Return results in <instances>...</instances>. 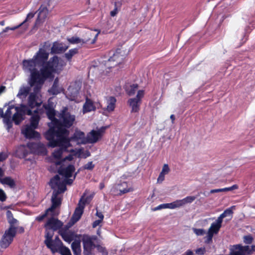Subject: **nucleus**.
<instances>
[{
  "label": "nucleus",
  "instance_id": "1a4fd4ad",
  "mask_svg": "<svg viewBox=\"0 0 255 255\" xmlns=\"http://www.w3.org/2000/svg\"><path fill=\"white\" fill-rule=\"evenodd\" d=\"M90 200V198L87 197L84 199V196H82L80 199L77 207L75 209L74 213L69 222L70 226L73 225L81 218V217L83 213V210L85 207V202H88Z\"/></svg>",
  "mask_w": 255,
  "mask_h": 255
},
{
  "label": "nucleus",
  "instance_id": "7ed1b4c3",
  "mask_svg": "<svg viewBox=\"0 0 255 255\" xmlns=\"http://www.w3.org/2000/svg\"><path fill=\"white\" fill-rule=\"evenodd\" d=\"M32 115V111L25 105H21L20 107L9 106L3 116V123L7 126L8 130L12 127V122L18 125L23 119L25 115Z\"/></svg>",
  "mask_w": 255,
  "mask_h": 255
},
{
  "label": "nucleus",
  "instance_id": "4c0bfd02",
  "mask_svg": "<svg viewBox=\"0 0 255 255\" xmlns=\"http://www.w3.org/2000/svg\"><path fill=\"white\" fill-rule=\"evenodd\" d=\"M77 53L78 49L77 48L72 49L65 54V57L68 61H70L72 57Z\"/></svg>",
  "mask_w": 255,
  "mask_h": 255
},
{
  "label": "nucleus",
  "instance_id": "864d4df0",
  "mask_svg": "<svg viewBox=\"0 0 255 255\" xmlns=\"http://www.w3.org/2000/svg\"><path fill=\"white\" fill-rule=\"evenodd\" d=\"M103 220L99 219L97 220H96L93 223V227L96 228L97 226L100 225V224L102 222Z\"/></svg>",
  "mask_w": 255,
  "mask_h": 255
},
{
  "label": "nucleus",
  "instance_id": "f3484780",
  "mask_svg": "<svg viewBox=\"0 0 255 255\" xmlns=\"http://www.w3.org/2000/svg\"><path fill=\"white\" fill-rule=\"evenodd\" d=\"M75 121V117L71 114L67 110H64L62 114L61 121L63 126L69 128L72 126Z\"/></svg>",
  "mask_w": 255,
  "mask_h": 255
},
{
  "label": "nucleus",
  "instance_id": "6e6552de",
  "mask_svg": "<svg viewBox=\"0 0 255 255\" xmlns=\"http://www.w3.org/2000/svg\"><path fill=\"white\" fill-rule=\"evenodd\" d=\"M16 228L10 226L5 231L0 242V245L2 248L5 249L12 243L13 238L16 235Z\"/></svg>",
  "mask_w": 255,
  "mask_h": 255
},
{
  "label": "nucleus",
  "instance_id": "603ef678",
  "mask_svg": "<svg viewBox=\"0 0 255 255\" xmlns=\"http://www.w3.org/2000/svg\"><path fill=\"white\" fill-rule=\"evenodd\" d=\"M164 175L159 174V176L157 178V183H161L162 182V181L164 180Z\"/></svg>",
  "mask_w": 255,
  "mask_h": 255
},
{
  "label": "nucleus",
  "instance_id": "20e7f679",
  "mask_svg": "<svg viewBox=\"0 0 255 255\" xmlns=\"http://www.w3.org/2000/svg\"><path fill=\"white\" fill-rule=\"evenodd\" d=\"M23 69L26 72L30 73L31 79L30 86L32 87L35 84H43V73L41 69L38 68L41 66L33 58L29 60H24L22 62Z\"/></svg>",
  "mask_w": 255,
  "mask_h": 255
},
{
  "label": "nucleus",
  "instance_id": "338daca9",
  "mask_svg": "<svg viewBox=\"0 0 255 255\" xmlns=\"http://www.w3.org/2000/svg\"><path fill=\"white\" fill-rule=\"evenodd\" d=\"M105 185L103 183H101L100 184V189H102L104 187Z\"/></svg>",
  "mask_w": 255,
  "mask_h": 255
},
{
  "label": "nucleus",
  "instance_id": "cd10ccee",
  "mask_svg": "<svg viewBox=\"0 0 255 255\" xmlns=\"http://www.w3.org/2000/svg\"><path fill=\"white\" fill-rule=\"evenodd\" d=\"M59 234L62 237V239L68 243H70L73 239V234L69 231L60 230L59 232Z\"/></svg>",
  "mask_w": 255,
  "mask_h": 255
},
{
  "label": "nucleus",
  "instance_id": "412c9836",
  "mask_svg": "<svg viewBox=\"0 0 255 255\" xmlns=\"http://www.w3.org/2000/svg\"><path fill=\"white\" fill-rule=\"evenodd\" d=\"M63 226V223L57 219L51 218L47 221L45 227L54 231L57 230Z\"/></svg>",
  "mask_w": 255,
  "mask_h": 255
},
{
  "label": "nucleus",
  "instance_id": "a211bd4d",
  "mask_svg": "<svg viewBox=\"0 0 255 255\" xmlns=\"http://www.w3.org/2000/svg\"><path fill=\"white\" fill-rule=\"evenodd\" d=\"M96 30L88 29L85 31L84 34L82 36L83 39H86V44L90 43L91 44H94L95 43L97 38L100 33L98 32L96 33Z\"/></svg>",
  "mask_w": 255,
  "mask_h": 255
},
{
  "label": "nucleus",
  "instance_id": "58836bf2",
  "mask_svg": "<svg viewBox=\"0 0 255 255\" xmlns=\"http://www.w3.org/2000/svg\"><path fill=\"white\" fill-rule=\"evenodd\" d=\"M53 236V232L51 230L48 231L47 230L46 233L45 235L46 239L44 241V243L46 246L49 244L50 242H51L52 238Z\"/></svg>",
  "mask_w": 255,
  "mask_h": 255
},
{
  "label": "nucleus",
  "instance_id": "4d7b16f0",
  "mask_svg": "<svg viewBox=\"0 0 255 255\" xmlns=\"http://www.w3.org/2000/svg\"><path fill=\"white\" fill-rule=\"evenodd\" d=\"M96 215L99 218V219L103 220L104 216L102 213L97 211L96 213Z\"/></svg>",
  "mask_w": 255,
  "mask_h": 255
},
{
  "label": "nucleus",
  "instance_id": "37998d69",
  "mask_svg": "<svg viewBox=\"0 0 255 255\" xmlns=\"http://www.w3.org/2000/svg\"><path fill=\"white\" fill-rule=\"evenodd\" d=\"M194 233L197 236H202L206 233L205 231L203 229H193Z\"/></svg>",
  "mask_w": 255,
  "mask_h": 255
},
{
  "label": "nucleus",
  "instance_id": "2f4dec72",
  "mask_svg": "<svg viewBox=\"0 0 255 255\" xmlns=\"http://www.w3.org/2000/svg\"><path fill=\"white\" fill-rule=\"evenodd\" d=\"M6 215L8 222L10 225V226L15 227V225L17 223L18 221L13 218L11 212L9 210L7 211Z\"/></svg>",
  "mask_w": 255,
  "mask_h": 255
},
{
  "label": "nucleus",
  "instance_id": "f257e3e1",
  "mask_svg": "<svg viewBox=\"0 0 255 255\" xmlns=\"http://www.w3.org/2000/svg\"><path fill=\"white\" fill-rule=\"evenodd\" d=\"M69 131L62 126L53 129L48 130L45 133V138L49 141V145L51 147L58 146L52 153L53 157L58 161H55L56 165L62 164L66 160L71 161L73 159V155H69L60 160L62 154L65 151L74 152L73 149H69L72 146L70 141H75L77 144H86L87 143V137L85 136V133L79 130L75 131L71 137H69Z\"/></svg>",
  "mask_w": 255,
  "mask_h": 255
},
{
  "label": "nucleus",
  "instance_id": "6e6d98bb",
  "mask_svg": "<svg viewBox=\"0 0 255 255\" xmlns=\"http://www.w3.org/2000/svg\"><path fill=\"white\" fill-rule=\"evenodd\" d=\"M223 188L222 189H213L210 191L211 193H214L220 192H223Z\"/></svg>",
  "mask_w": 255,
  "mask_h": 255
},
{
  "label": "nucleus",
  "instance_id": "052dcab7",
  "mask_svg": "<svg viewBox=\"0 0 255 255\" xmlns=\"http://www.w3.org/2000/svg\"><path fill=\"white\" fill-rule=\"evenodd\" d=\"M23 24L21 23L20 24H19V25H18L17 26H14V27H10V30H14L18 28L20 26H21Z\"/></svg>",
  "mask_w": 255,
  "mask_h": 255
},
{
  "label": "nucleus",
  "instance_id": "c85d7f7f",
  "mask_svg": "<svg viewBox=\"0 0 255 255\" xmlns=\"http://www.w3.org/2000/svg\"><path fill=\"white\" fill-rule=\"evenodd\" d=\"M71 248L75 255H80L81 253L80 241H74L71 244Z\"/></svg>",
  "mask_w": 255,
  "mask_h": 255
},
{
  "label": "nucleus",
  "instance_id": "9d476101",
  "mask_svg": "<svg viewBox=\"0 0 255 255\" xmlns=\"http://www.w3.org/2000/svg\"><path fill=\"white\" fill-rule=\"evenodd\" d=\"M42 84H35L33 88V92H31L28 97V106L31 109L40 105L41 102L38 99V93Z\"/></svg>",
  "mask_w": 255,
  "mask_h": 255
},
{
  "label": "nucleus",
  "instance_id": "6ab92c4d",
  "mask_svg": "<svg viewBox=\"0 0 255 255\" xmlns=\"http://www.w3.org/2000/svg\"><path fill=\"white\" fill-rule=\"evenodd\" d=\"M49 53L43 48H40L36 53L33 58L42 66L44 63L47 60Z\"/></svg>",
  "mask_w": 255,
  "mask_h": 255
},
{
  "label": "nucleus",
  "instance_id": "f704fd0d",
  "mask_svg": "<svg viewBox=\"0 0 255 255\" xmlns=\"http://www.w3.org/2000/svg\"><path fill=\"white\" fill-rule=\"evenodd\" d=\"M0 181L2 184L7 185L10 187H12L15 185L14 180L9 177H6L2 178L0 179Z\"/></svg>",
  "mask_w": 255,
  "mask_h": 255
},
{
  "label": "nucleus",
  "instance_id": "dca6fc26",
  "mask_svg": "<svg viewBox=\"0 0 255 255\" xmlns=\"http://www.w3.org/2000/svg\"><path fill=\"white\" fill-rule=\"evenodd\" d=\"M196 199L194 196H188L183 199L176 200L171 203H167V208L174 209L183 206L186 204L192 203Z\"/></svg>",
  "mask_w": 255,
  "mask_h": 255
},
{
  "label": "nucleus",
  "instance_id": "8fccbe9b",
  "mask_svg": "<svg viewBox=\"0 0 255 255\" xmlns=\"http://www.w3.org/2000/svg\"><path fill=\"white\" fill-rule=\"evenodd\" d=\"M167 203L161 204V205L158 206L157 207H156V208H155L154 209H153V210L156 211V210H160V209H161L163 208H167Z\"/></svg>",
  "mask_w": 255,
  "mask_h": 255
},
{
  "label": "nucleus",
  "instance_id": "39448f33",
  "mask_svg": "<svg viewBox=\"0 0 255 255\" xmlns=\"http://www.w3.org/2000/svg\"><path fill=\"white\" fill-rule=\"evenodd\" d=\"M63 61L57 56L50 58L46 64L41 68L43 73V83L48 78H53L54 73H59L64 66Z\"/></svg>",
  "mask_w": 255,
  "mask_h": 255
},
{
  "label": "nucleus",
  "instance_id": "bf43d9fd",
  "mask_svg": "<svg viewBox=\"0 0 255 255\" xmlns=\"http://www.w3.org/2000/svg\"><path fill=\"white\" fill-rule=\"evenodd\" d=\"M8 30H10V27H6L0 33V35H2L3 33L7 32Z\"/></svg>",
  "mask_w": 255,
  "mask_h": 255
},
{
  "label": "nucleus",
  "instance_id": "13d9d810",
  "mask_svg": "<svg viewBox=\"0 0 255 255\" xmlns=\"http://www.w3.org/2000/svg\"><path fill=\"white\" fill-rule=\"evenodd\" d=\"M117 13V9L115 8L114 10L111 11L110 14L112 16H115Z\"/></svg>",
  "mask_w": 255,
  "mask_h": 255
},
{
  "label": "nucleus",
  "instance_id": "0e129e2a",
  "mask_svg": "<svg viewBox=\"0 0 255 255\" xmlns=\"http://www.w3.org/2000/svg\"><path fill=\"white\" fill-rule=\"evenodd\" d=\"M4 114L2 109L0 108V117L3 119Z\"/></svg>",
  "mask_w": 255,
  "mask_h": 255
},
{
  "label": "nucleus",
  "instance_id": "c03bdc74",
  "mask_svg": "<svg viewBox=\"0 0 255 255\" xmlns=\"http://www.w3.org/2000/svg\"><path fill=\"white\" fill-rule=\"evenodd\" d=\"M35 12H30L26 16V19L21 23L23 25L29 21V20L32 19L35 15Z\"/></svg>",
  "mask_w": 255,
  "mask_h": 255
},
{
  "label": "nucleus",
  "instance_id": "49530a36",
  "mask_svg": "<svg viewBox=\"0 0 255 255\" xmlns=\"http://www.w3.org/2000/svg\"><path fill=\"white\" fill-rule=\"evenodd\" d=\"M238 188V186L236 184H235L231 187L223 188L222 190H223V192H227V191H232V190H234L235 189H237Z\"/></svg>",
  "mask_w": 255,
  "mask_h": 255
},
{
  "label": "nucleus",
  "instance_id": "a878e982",
  "mask_svg": "<svg viewBox=\"0 0 255 255\" xmlns=\"http://www.w3.org/2000/svg\"><path fill=\"white\" fill-rule=\"evenodd\" d=\"M107 106L105 108V110L108 112H113L115 108V105L116 103V99L114 97H109L107 98Z\"/></svg>",
  "mask_w": 255,
  "mask_h": 255
},
{
  "label": "nucleus",
  "instance_id": "f8f14e48",
  "mask_svg": "<svg viewBox=\"0 0 255 255\" xmlns=\"http://www.w3.org/2000/svg\"><path fill=\"white\" fill-rule=\"evenodd\" d=\"M107 127H102L98 130H92L87 135V143H94L101 139Z\"/></svg>",
  "mask_w": 255,
  "mask_h": 255
},
{
  "label": "nucleus",
  "instance_id": "680f3d73",
  "mask_svg": "<svg viewBox=\"0 0 255 255\" xmlns=\"http://www.w3.org/2000/svg\"><path fill=\"white\" fill-rule=\"evenodd\" d=\"M5 90V87L1 86L0 87V94L3 93Z\"/></svg>",
  "mask_w": 255,
  "mask_h": 255
},
{
  "label": "nucleus",
  "instance_id": "7c9ffc66",
  "mask_svg": "<svg viewBox=\"0 0 255 255\" xmlns=\"http://www.w3.org/2000/svg\"><path fill=\"white\" fill-rule=\"evenodd\" d=\"M95 110V108L93 105L92 102L90 100H87L83 106V112H89L92 111H94Z\"/></svg>",
  "mask_w": 255,
  "mask_h": 255
},
{
  "label": "nucleus",
  "instance_id": "aec40b11",
  "mask_svg": "<svg viewBox=\"0 0 255 255\" xmlns=\"http://www.w3.org/2000/svg\"><path fill=\"white\" fill-rule=\"evenodd\" d=\"M38 15L35 23L34 26H38L40 23H42L47 17L48 10L47 7L41 6L38 9Z\"/></svg>",
  "mask_w": 255,
  "mask_h": 255
},
{
  "label": "nucleus",
  "instance_id": "e2e57ef3",
  "mask_svg": "<svg viewBox=\"0 0 255 255\" xmlns=\"http://www.w3.org/2000/svg\"><path fill=\"white\" fill-rule=\"evenodd\" d=\"M193 255V252L190 250H188L186 252V253L184 255Z\"/></svg>",
  "mask_w": 255,
  "mask_h": 255
},
{
  "label": "nucleus",
  "instance_id": "a19ab883",
  "mask_svg": "<svg viewBox=\"0 0 255 255\" xmlns=\"http://www.w3.org/2000/svg\"><path fill=\"white\" fill-rule=\"evenodd\" d=\"M254 239L251 235L245 236L243 237V241L246 244H251L253 243Z\"/></svg>",
  "mask_w": 255,
  "mask_h": 255
},
{
  "label": "nucleus",
  "instance_id": "9b49d317",
  "mask_svg": "<svg viewBox=\"0 0 255 255\" xmlns=\"http://www.w3.org/2000/svg\"><path fill=\"white\" fill-rule=\"evenodd\" d=\"M222 223L221 221L217 218L215 222L211 224L207 233L206 240L205 241L206 243L210 244L212 242L213 236L218 233L222 227Z\"/></svg>",
  "mask_w": 255,
  "mask_h": 255
},
{
  "label": "nucleus",
  "instance_id": "4be33fe9",
  "mask_svg": "<svg viewBox=\"0 0 255 255\" xmlns=\"http://www.w3.org/2000/svg\"><path fill=\"white\" fill-rule=\"evenodd\" d=\"M63 246L62 242L58 237H56L53 241L51 240V242L47 246L53 254L58 252V251Z\"/></svg>",
  "mask_w": 255,
  "mask_h": 255
},
{
  "label": "nucleus",
  "instance_id": "4468645a",
  "mask_svg": "<svg viewBox=\"0 0 255 255\" xmlns=\"http://www.w3.org/2000/svg\"><path fill=\"white\" fill-rule=\"evenodd\" d=\"M96 239L95 236H90L83 235L82 237V241L83 244L84 251L91 253L92 250L95 248V245L94 241Z\"/></svg>",
  "mask_w": 255,
  "mask_h": 255
},
{
  "label": "nucleus",
  "instance_id": "0eeeda50",
  "mask_svg": "<svg viewBox=\"0 0 255 255\" xmlns=\"http://www.w3.org/2000/svg\"><path fill=\"white\" fill-rule=\"evenodd\" d=\"M39 121V117L38 115H33L30 119V125H27L22 128V133L27 138H38L40 136L38 132L35 131L37 127Z\"/></svg>",
  "mask_w": 255,
  "mask_h": 255
},
{
  "label": "nucleus",
  "instance_id": "3c124183",
  "mask_svg": "<svg viewBox=\"0 0 255 255\" xmlns=\"http://www.w3.org/2000/svg\"><path fill=\"white\" fill-rule=\"evenodd\" d=\"M7 157V155L4 153L1 152L0 153V161H3Z\"/></svg>",
  "mask_w": 255,
  "mask_h": 255
},
{
  "label": "nucleus",
  "instance_id": "c9c22d12",
  "mask_svg": "<svg viewBox=\"0 0 255 255\" xmlns=\"http://www.w3.org/2000/svg\"><path fill=\"white\" fill-rule=\"evenodd\" d=\"M234 207L235 206H232L231 208H229L225 210L224 212L220 215L218 219H219L220 221H221L223 222V220L224 218L228 216H231L233 214V212L232 210V208Z\"/></svg>",
  "mask_w": 255,
  "mask_h": 255
},
{
  "label": "nucleus",
  "instance_id": "bb28decb",
  "mask_svg": "<svg viewBox=\"0 0 255 255\" xmlns=\"http://www.w3.org/2000/svg\"><path fill=\"white\" fill-rule=\"evenodd\" d=\"M67 40L68 42L72 44H79L82 46L86 44V39H83V38H80L77 36H73L70 38H68Z\"/></svg>",
  "mask_w": 255,
  "mask_h": 255
},
{
  "label": "nucleus",
  "instance_id": "09e8293b",
  "mask_svg": "<svg viewBox=\"0 0 255 255\" xmlns=\"http://www.w3.org/2000/svg\"><path fill=\"white\" fill-rule=\"evenodd\" d=\"M206 250L205 248H200L199 249H197L195 252L197 254L199 255H203L205 253Z\"/></svg>",
  "mask_w": 255,
  "mask_h": 255
},
{
  "label": "nucleus",
  "instance_id": "ea45409f",
  "mask_svg": "<svg viewBox=\"0 0 255 255\" xmlns=\"http://www.w3.org/2000/svg\"><path fill=\"white\" fill-rule=\"evenodd\" d=\"M57 253H59L61 255H72L70 250L65 246L62 247Z\"/></svg>",
  "mask_w": 255,
  "mask_h": 255
},
{
  "label": "nucleus",
  "instance_id": "69168bd1",
  "mask_svg": "<svg viewBox=\"0 0 255 255\" xmlns=\"http://www.w3.org/2000/svg\"><path fill=\"white\" fill-rule=\"evenodd\" d=\"M170 118L171 120H172V123H173L174 121L175 120V117H174V116L173 115H171L170 116Z\"/></svg>",
  "mask_w": 255,
  "mask_h": 255
},
{
  "label": "nucleus",
  "instance_id": "ddd939ff",
  "mask_svg": "<svg viewBox=\"0 0 255 255\" xmlns=\"http://www.w3.org/2000/svg\"><path fill=\"white\" fill-rule=\"evenodd\" d=\"M144 91L143 90H139L135 98L129 99L128 101L130 107H131V111L137 112L139 109V106L141 104V99L143 97Z\"/></svg>",
  "mask_w": 255,
  "mask_h": 255
},
{
  "label": "nucleus",
  "instance_id": "e433bc0d",
  "mask_svg": "<svg viewBox=\"0 0 255 255\" xmlns=\"http://www.w3.org/2000/svg\"><path fill=\"white\" fill-rule=\"evenodd\" d=\"M50 92L54 95H56L59 93V90H58V79L56 78L53 84L52 88L50 89Z\"/></svg>",
  "mask_w": 255,
  "mask_h": 255
},
{
  "label": "nucleus",
  "instance_id": "b1692460",
  "mask_svg": "<svg viewBox=\"0 0 255 255\" xmlns=\"http://www.w3.org/2000/svg\"><path fill=\"white\" fill-rule=\"evenodd\" d=\"M68 46L57 42H54L51 49V52L52 53H61L65 51L68 48Z\"/></svg>",
  "mask_w": 255,
  "mask_h": 255
},
{
  "label": "nucleus",
  "instance_id": "5fc2aeb1",
  "mask_svg": "<svg viewBox=\"0 0 255 255\" xmlns=\"http://www.w3.org/2000/svg\"><path fill=\"white\" fill-rule=\"evenodd\" d=\"M25 146H22V147H21L19 149V151H23V156L24 157H25L27 154H28V152L27 151H25Z\"/></svg>",
  "mask_w": 255,
  "mask_h": 255
},
{
  "label": "nucleus",
  "instance_id": "f03ea898",
  "mask_svg": "<svg viewBox=\"0 0 255 255\" xmlns=\"http://www.w3.org/2000/svg\"><path fill=\"white\" fill-rule=\"evenodd\" d=\"M74 171L75 167L73 165H69L66 168L61 167L58 170V173L62 176V177L56 175L51 179L49 185L53 190L51 199L52 205L47 209L44 214L37 217V220L42 221L46 217L48 212H53L56 208L61 205L62 199L61 194L66 190V184L72 183L77 173H75L73 179L68 178L72 176Z\"/></svg>",
  "mask_w": 255,
  "mask_h": 255
},
{
  "label": "nucleus",
  "instance_id": "423d86ee",
  "mask_svg": "<svg viewBox=\"0 0 255 255\" xmlns=\"http://www.w3.org/2000/svg\"><path fill=\"white\" fill-rule=\"evenodd\" d=\"M129 50L128 49L126 45L118 48L113 56L110 57L105 64V66L110 69L122 63L126 56L128 54Z\"/></svg>",
  "mask_w": 255,
  "mask_h": 255
},
{
  "label": "nucleus",
  "instance_id": "c756f323",
  "mask_svg": "<svg viewBox=\"0 0 255 255\" xmlns=\"http://www.w3.org/2000/svg\"><path fill=\"white\" fill-rule=\"evenodd\" d=\"M127 186L126 182H123L121 184H118L115 185L113 187L112 190L113 192H116V191L119 190L120 192V195L122 194H125V193H128L130 191L129 189H127V188L123 189L122 188V186Z\"/></svg>",
  "mask_w": 255,
  "mask_h": 255
},
{
  "label": "nucleus",
  "instance_id": "2eb2a0df",
  "mask_svg": "<svg viewBox=\"0 0 255 255\" xmlns=\"http://www.w3.org/2000/svg\"><path fill=\"white\" fill-rule=\"evenodd\" d=\"M30 152L37 154H44L46 153V148L44 145L40 142H29L27 145Z\"/></svg>",
  "mask_w": 255,
  "mask_h": 255
},
{
  "label": "nucleus",
  "instance_id": "79ce46f5",
  "mask_svg": "<svg viewBox=\"0 0 255 255\" xmlns=\"http://www.w3.org/2000/svg\"><path fill=\"white\" fill-rule=\"evenodd\" d=\"M170 168L168 165L167 164H164L163 165L162 170L160 173L165 176V175L168 174Z\"/></svg>",
  "mask_w": 255,
  "mask_h": 255
},
{
  "label": "nucleus",
  "instance_id": "473e14b6",
  "mask_svg": "<svg viewBox=\"0 0 255 255\" xmlns=\"http://www.w3.org/2000/svg\"><path fill=\"white\" fill-rule=\"evenodd\" d=\"M138 87V86L136 84L127 86L126 88L127 93L130 96L133 95L137 90Z\"/></svg>",
  "mask_w": 255,
  "mask_h": 255
},
{
  "label": "nucleus",
  "instance_id": "72a5a7b5",
  "mask_svg": "<svg viewBox=\"0 0 255 255\" xmlns=\"http://www.w3.org/2000/svg\"><path fill=\"white\" fill-rule=\"evenodd\" d=\"M29 91L30 89L29 87H22L19 89L17 96L20 99L25 98Z\"/></svg>",
  "mask_w": 255,
  "mask_h": 255
},
{
  "label": "nucleus",
  "instance_id": "a18cd8bd",
  "mask_svg": "<svg viewBox=\"0 0 255 255\" xmlns=\"http://www.w3.org/2000/svg\"><path fill=\"white\" fill-rule=\"evenodd\" d=\"M94 167V164H93L92 161L88 162L83 166L84 169L92 170Z\"/></svg>",
  "mask_w": 255,
  "mask_h": 255
},
{
  "label": "nucleus",
  "instance_id": "393cba45",
  "mask_svg": "<svg viewBox=\"0 0 255 255\" xmlns=\"http://www.w3.org/2000/svg\"><path fill=\"white\" fill-rule=\"evenodd\" d=\"M80 89L79 83H74L71 84L68 88L67 95L71 97V99L74 98L77 96Z\"/></svg>",
  "mask_w": 255,
  "mask_h": 255
},
{
  "label": "nucleus",
  "instance_id": "de8ad7c7",
  "mask_svg": "<svg viewBox=\"0 0 255 255\" xmlns=\"http://www.w3.org/2000/svg\"><path fill=\"white\" fill-rule=\"evenodd\" d=\"M6 196L4 192L0 189V201L3 202L6 200Z\"/></svg>",
  "mask_w": 255,
  "mask_h": 255
},
{
  "label": "nucleus",
  "instance_id": "774afa93",
  "mask_svg": "<svg viewBox=\"0 0 255 255\" xmlns=\"http://www.w3.org/2000/svg\"><path fill=\"white\" fill-rule=\"evenodd\" d=\"M83 254H84V255H91V253H87V252H85L84 251L83 252Z\"/></svg>",
  "mask_w": 255,
  "mask_h": 255
},
{
  "label": "nucleus",
  "instance_id": "5701e85b",
  "mask_svg": "<svg viewBox=\"0 0 255 255\" xmlns=\"http://www.w3.org/2000/svg\"><path fill=\"white\" fill-rule=\"evenodd\" d=\"M43 106L45 108V109L46 110V115H47L48 118L52 121V122H53L54 124V126L52 128H51L49 130L51 129H54V128H57L61 127V126L58 127L56 126L58 121L55 118V111L53 108L50 107L49 106L47 105H44Z\"/></svg>",
  "mask_w": 255,
  "mask_h": 255
}]
</instances>
